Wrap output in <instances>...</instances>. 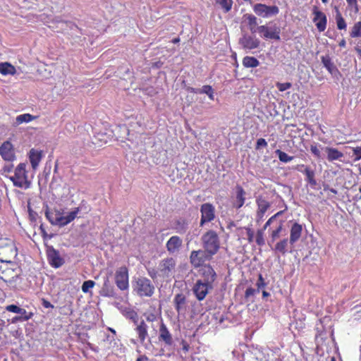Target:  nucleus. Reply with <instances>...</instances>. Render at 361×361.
<instances>
[{"label":"nucleus","mask_w":361,"mask_h":361,"mask_svg":"<svg viewBox=\"0 0 361 361\" xmlns=\"http://www.w3.org/2000/svg\"><path fill=\"white\" fill-rule=\"evenodd\" d=\"M246 192L240 185L235 187V200L233 202V207L236 209L242 207L245 203Z\"/></svg>","instance_id":"22"},{"label":"nucleus","mask_w":361,"mask_h":361,"mask_svg":"<svg viewBox=\"0 0 361 361\" xmlns=\"http://www.w3.org/2000/svg\"><path fill=\"white\" fill-rule=\"evenodd\" d=\"M45 216L52 225L59 226V217H60V212L59 211H56L55 212H51L47 210L45 212Z\"/></svg>","instance_id":"35"},{"label":"nucleus","mask_w":361,"mask_h":361,"mask_svg":"<svg viewBox=\"0 0 361 361\" xmlns=\"http://www.w3.org/2000/svg\"><path fill=\"white\" fill-rule=\"evenodd\" d=\"M0 154L5 161H12L16 159L13 145L8 141L4 142L0 146Z\"/></svg>","instance_id":"15"},{"label":"nucleus","mask_w":361,"mask_h":361,"mask_svg":"<svg viewBox=\"0 0 361 361\" xmlns=\"http://www.w3.org/2000/svg\"><path fill=\"white\" fill-rule=\"evenodd\" d=\"M36 118L35 116H33L32 115L30 114H23L18 116L16 118V121L14 122V126H19L23 123H29Z\"/></svg>","instance_id":"34"},{"label":"nucleus","mask_w":361,"mask_h":361,"mask_svg":"<svg viewBox=\"0 0 361 361\" xmlns=\"http://www.w3.org/2000/svg\"><path fill=\"white\" fill-rule=\"evenodd\" d=\"M115 282L117 287L121 290L128 288V271L126 267H121L116 270Z\"/></svg>","instance_id":"9"},{"label":"nucleus","mask_w":361,"mask_h":361,"mask_svg":"<svg viewBox=\"0 0 361 361\" xmlns=\"http://www.w3.org/2000/svg\"><path fill=\"white\" fill-rule=\"evenodd\" d=\"M80 207H75L73 211L68 212L67 215H62L60 212L59 223L60 227L65 226L73 221L78 216L80 212Z\"/></svg>","instance_id":"19"},{"label":"nucleus","mask_w":361,"mask_h":361,"mask_svg":"<svg viewBox=\"0 0 361 361\" xmlns=\"http://www.w3.org/2000/svg\"><path fill=\"white\" fill-rule=\"evenodd\" d=\"M47 259L51 267L59 268L64 263V259L60 256L59 251L52 246L47 247Z\"/></svg>","instance_id":"10"},{"label":"nucleus","mask_w":361,"mask_h":361,"mask_svg":"<svg viewBox=\"0 0 361 361\" xmlns=\"http://www.w3.org/2000/svg\"><path fill=\"white\" fill-rule=\"evenodd\" d=\"M282 214V212H277L276 214H275L274 216H272L271 218L269 219V220L266 222V224H264L263 228L262 230H263V231L264 230L267 229V228L271 225V224L276 219L277 216H279V215H281Z\"/></svg>","instance_id":"51"},{"label":"nucleus","mask_w":361,"mask_h":361,"mask_svg":"<svg viewBox=\"0 0 361 361\" xmlns=\"http://www.w3.org/2000/svg\"><path fill=\"white\" fill-rule=\"evenodd\" d=\"M256 243L258 245H264V231L263 230H258L257 232L256 236Z\"/></svg>","instance_id":"47"},{"label":"nucleus","mask_w":361,"mask_h":361,"mask_svg":"<svg viewBox=\"0 0 361 361\" xmlns=\"http://www.w3.org/2000/svg\"><path fill=\"white\" fill-rule=\"evenodd\" d=\"M321 59L324 66L332 75L339 73L338 68L335 66L329 56H322Z\"/></svg>","instance_id":"26"},{"label":"nucleus","mask_w":361,"mask_h":361,"mask_svg":"<svg viewBox=\"0 0 361 361\" xmlns=\"http://www.w3.org/2000/svg\"><path fill=\"white\" fill-rule=\"evenodd\" d=\"M124 315L128 319L132 320L135 324H137L138 315L135 311L130 310V309L126 310L124 312Z\"/></svg>","instance_id":"41"},{"label":"nucleus","mask_w":361,"mask_h":361,"mask_svg":"<svg viewBox=\"0 0 361 361\" xmlns=\"http://www.w3.org/2000/svg\"><path fill=\"white\" fill-rule=\"evenodd\" d=\"M239 44L244 49H254L259 47V40L255 36L244 34L239 39Z\"/></svg>","instance_id":"12"},{"label":"nucleus","mask_w":361,"mask_h":361,"mask_svg":"<svg viewBox=\"0 0 361 361\" xmlns=\"http://www.w3.org/2000/svg\"><path fill=\"white\" fill-rule=\"evenodd\" d=\"M212 257L213 256L204 249L192 250L190 252V260L194 267H199L203 266L205 262L211 260Z\"/></svg>","instance_id":"5"},{"label":"nucleus","mask_w":361,"mask_h":361,"mask_svg":"<svg viewBox=\"0 0 361 361\" xmlns=\"http://www.w3.org/2000/svg\"><path fill=\"white\" fill-rule=\"evenodd\" d=\"M182 243L183 241L180 237L177 235L171 237L166 244L167 251L171 254L178 252L182 246Z\"/></svg>","instance_id":"17"},{"label":"nucleus","mask_w":361,"mask_h":361,"mask_svg":"<svg viewBox=\"0 0 361 361\" xmlns=\"http://www.w3.org/2000/svg\"><path fill=\"white\" fill-rule=\"evenodd\" d=\"M6 310L10 312L19 314L20 307L16 305H9L6 307Z\"/></svg>","instance_id":"52"},{"label":"nucleus","mask_w":361,"mask_h":361,"mask_svg":"<svg viewBox=\"0 0 361 361\" xmlns=\"http://www.w3.org/2000/svg\"><path fill=\"white\" fill-rule=\"evenodd\" d=\"M245 229L246 231V234L247 237V238L248 242L252 243L254 239V231L250 228H245Z\"/></svg>","instance_id":"55"},{"label":"nucleus","mask_w":361,"mask_h":361,"mask_svg":"<svg viewBox=\"0 0 361 361\" xmlns=\"http://www.w3.org/2000/svg\"><path fill=\"white\" fill-rule=\"evenodd\" d=\"M13 165L12 164H6L3 169H2V171H3V175H5L6 173H10L12 171V169H13Z\"/></svg>","instance_id":"56"},{"label":"nucleus","mask_w":361,"mask_h":361,"mask_svg":"<svg viewBox=\"0 0 361 361\" xmlns=\"http://www.w3.org/2000/svg\"><path fill=\"white\" fill-rule=\"evenodd\" d=\"M336 16V20L337 24V27L338 30H345L347 25L344 20V18L342 17L341 13H340L338 8L337 7L335 8Z\"/></svg>","instance_id":"38"},{"label":"nucleus","mask_w":361,"mask_h":361,"mask_svg":"<svg viewBox=\"0 0 361 361\" xmlns=\"http://www.w3.org/2000/svg\"><path fill=\"white\" fill-rule=\"evenodd\" d=\"M26 164L20 163L16 168L14 175L9 177L16 187L28 189L30 188L31 182L27 179V173L26 171Z\"/></svg>","instance_id":"2"},{"label":"nucleus","mask_w":361,"mask_h":361,"mask_svg":"<svg viewBox=\"0 0 361 361\" xmlns=\"http://www.w3.org/2000/svg\"><path fill=\"white\" fill-rule=\"evenodd\" d=\"M288 240L287 238H284L278 242L275 245V247L273 248V250L276 252H279L282 255H285L288 251Z\"/></svg>","instance_id":"32"},{"label":"nucleus","mask_w":361,"mask_h":361,"mask_svg":"<svg viewBox=\"0 0 361 361\" xmlns=\"http://www.w3.org/2000/svg\"><path fill=\"white\" fill-rule=\"evenodd\" d=\"M275 153L278 155L280 161L283 163H288L293 159V157L288 155L286 152H282L280 149H276Z\"/></svg>","instance_id":"39"},{"label":"nucleus","mask_w":361,"mask_h":361,"mask_svg":"<svg viewBox=\"0 0 361 361\" xmlns=\"http://www.w3.org/2000/svg\"><path fill=\"white\" fill-rule=\"evenodd\" d=\"M313 22L319 32H323L326 27L327 19L326 15L318 10L317 7L313 9Z\"/></svg>","instance_id":"14"},{"label":"nucleus","mask_w":361,"mask_h":361,"mask_svg":"<svg viewBox=\"0 0 361 361\" xmlns=\"http://www.w3.org/2000/svg\"><path fill=\"white\" fill-rule=\"evenodd\" d=\"M188 227V222L184 219H178L177 220L173 226V228L176 231V233L179 234H183L186 232Z\"/></svg>","instance_id":"33"},{"label":"nucleus","mask_w":361,"mask_h":361,"mask_svg":"<svg viewBox=\"0 0 361 361\" xmlns=\"http://www.w3.org/2000/svg\"><path fill=\"white\" fill-rule=\"evenodd\" d=\"M208 97H209V98L211 100H214V90H213V91H212V92H210V93L208 94Z\"/></svg>","instance_id":"63"},{"label":"nucleus","mask_w":361,"mask_h":361,"mask_svg":"<svg viewBox=\"0 0 361 361\" xmlns=\"http://www.w3.org/2000/svg\"><path fill=\"white\" fill-rule=\"evenodd\" d=\"M351 37H361V21H359L353 25L352 30L350 33Z\"/></svg>","instance_id":"40"},{"label":"nucleus","mask_w":361,"mask_h":361,"mask_svg":"<svg viewBox=\"0 0 361 361\" xmlns=\"http://www.w3.org/2000/svg\"><path fill=\"white\" fill-rule=\"evenodd\" d=\"M133 290L140 297H151L155 287L151 281L146 277H138L133 284Z\"/></svg>","instance_id":"3"},{"label":"nucleus","mask_w":361,"mask_h":361,"mask_svg":"<svg viewBox=\"0 0 361 361\" xmlns=\"http://www.w3.org/2000/svg\"><path fill=\"white\" fill-rule=\"evenodd\" d=\"M253 11L257 16L263 18L276 16L279 12L276 6H267L263 4H256L253 7Z\"/></svg>","instance_id":"7"},{"label":"nucleus","mask_w":361,"mask_h":361,"mask_svg":"<svg viewBox=\"0 0 361 361\" xmlns=\"http://www.w3.org/2000/svg\"><path fill=\"white\" fill-rule=\"evenodd\" d=\"M243 65L246 68H255L259 65V62L253 56H245L243 59Z\"/></svg>","instance_id":"36"},{"label":"nucleus","mask_w":361,"mask_h":361,"mask_svg":"<svg viewBox=\"0 0 361 361\" xmlns=\"http://www.w3.org/2000/svg\"><path fill=\"white\" fill-rule=\"evenodd\" d=\"M216 4H218L224 13L229 12L233 4V0H215Z\"/></svg>","instance_id":"37"},{"label":"nucleus","mask_w":361,"mask_h":361,"mask_svg":"<svg viewBox=\"0 0 361 361\" xmlns=\"http://www.w3.org/2000/svg\"><path fill=\"white\" fill-rule=\"evenodd\" d=\"M173 303L178 314L184 316L188 310L186 297L183 293L176 294L173 298Z\"/></svg>","instance_id":"13"},{"label":"nucleus","mask_w":361,"mask_h":361,"mask_svg":"<svg viewBox=\"0 0 361 361\" xmlns=\"http://www.w3.org/2000/svg\"><path fill=\"white\" fill-rule=\"evenodd\" d=\"M276 86L280 92H283L290 89L292 87V84L290 82H276Z\"/></svg>","instance_id":"48"},{"label":"nucleus","mask_w":361,"mask_h":361,"mask_svg":"<svg viewBox=\"0 0 361 361\" xmlns=\"http://www.w3.org/2000/svg\"><path fill=\"white\" fill-rule=\"evenodd\" d=\"M6 248L11 251V255H16V249L12 243H11Z\"/></svg>","instance_id":"58"},{"label":"nucleus","mask_w":361,"mask_h":361,"mask_svg":"<svg viewBox=\"0 0 361 361\" xmlns=\"http://www.w3.org/2000/svg\"><path fill=\"white\" fill-rule=\"evenodd\" d=\"M212 288L213 286L212 284L204 282L202 280L199 279L193 286L192 292L195 294L196 298L201 301L205 298L206 295L209 293V290Z\"/></svg>","instance_id":"8"},{"label":"nucleus","mask_w":361,"mask_h":361,"mask_svg":"<svg viewBox=\"0 0 361 361\" xmlns=\"http://www.w3.org/2000/svg\"><path fill=\"white\" fill-rule=\"evenodd\" d=\"M100 295L108 298H112L115 295L114 288L111 284L108 276H106L104 279V284L100 290Z\"/></svg>","instance_id":"24"},{"label":"nucleus","mask_w":361,"mask_h":361,"mask_svg":"<svg viewBox=\"0 0 361 361\" xmlns=\"http://www.w3.org/2000/svg\"><path fill=\"white\" fill-rule=\"evenodd\" d=\"M243 20L244 21L247 22V25H249L250 30L252 33H255L257 32V19L255 16L246 13L243 16Z\"/></svg>","instance_id":"28"},{"label":"nucleus","mask_w":361,"mask_h":361,"mask_svg":"<svg viewBox=\"0 0 361 361\" xmlns=\"http://www.w3.org/2000/svg\"><path fill=\"white\" fill-rule=\"evenodd\" d=\"M322 149L324 150L326 153V159L331 162L334 161H341L342 158L344 157L343 152L334 147H322Z\"/></svg>","instance_id":"18"},{"label":"nucleus","mask_w":361,"mask_h":361,"mask_svg":"<svg viewBox=\"0 0 361 361\" xmlns=\"http://www.w3.org/2000/svg\"><path fill=\"white\" fill-rule=\"evenodd\" d=\"M18 322H23V320L22 319V318L20 317V316H16L14 317L12 319H11V323L12 324H16Z\"/></svg>","instance_id":"60"},{"label":"nucleus","mask_w":361,"mask_h":361,"mask_svg":"<svg viewBox=\"0 0 361 361\" xmlns=\"http://www.w3.org/2000/svg\"><path fill=\"white\" fill-rule=\"evenodd\" d=\"M95 285L94 281L92 280L85 281L83 282L81 289L82 291L85 293H87L90 291V289L93 288Z\"/></svg>","instance_id":"44"},{"label":"nucleus","mask_w":361,"mask_h":361,"mask_svg":"<svg viewBox=\"0 0 361 361\" xmlns=\"http://www.w3.org/2000/svg\"><path fill=\"white\" fill-rule=\"evenodd\" d=\"M135 331L138 335V338L141 343H143L148 336L147 326L144 321H142L139 324H137Z\"/></svg>","instance_id":"29"},{"label":"nucleus","mask_w":361,"mask_h":361,"mask_svg":"<svg viewBox=\"0 0 361 361\" xmlns=\"http://www.w3.org/2000/svg\"><path fill=\"white\" fill-rule=\"evenodd\" d=\"M53 23L56 24V28H60L61 30H63L66 27H70L71 30L74 28L79 29L78 27L72 22L63 20L59 17L54 19Z\"/></svg>","instance_id":"27"},{"label":"nucleus","mask_w":361,"mask_h":361,"mask_svg":"<svg viewBox=\"0 0 361 361\" xmlns=\"http://www.w3.org/2000/svg\"><path fill=\"white\" fill-rule=\"evenodd\" d=\"M267 146V142L264 138H259L257 140L256 143V149H259L261 147H266Z\"/></svg>","instance_id":"54"},{"label":"nucleus","mask_w":361,"mask_h":361,"mask_svg":"<svg viewBox=\"0 0 361 361\" xmlns=\"http://www.w3.org/2000/svg\"><path fill=\"white\" fill-rule=\"evenodd\" d=\"M302 231V225L299 224L298 223L295 222L290 228V239L289 243L291 245H294L296 242L299 240V239L301 237Z\"/></svg>","instance_id":"20"},{"label":"nucleus","mask_w":361,"mask_h":361,"mask_svg":"<svg viewBox=\"0 0 361 361\" xmlns=\"http://www.w3.org/2000/svg\"><path fill=\"white\" fill-rule=\"evenodd\" d=\"M148 358L145 355L140 356L136 361H147Z\"/></svg>","instance_id":"61"},{"label":"nucleus","mask_w":361,"mask_h":361,"mask_svg":"<svg viewBox=\"0 0 361 361\" xmlns=\"http://www.w3.org/2000/svg\"><path fill=\"white\" fill-rule=\"evenodd\" d=\"M203 248L212 256L216 255L220 248V240L215 231L209 230L201 237Z\"/></svg>","instance_id":"1"},{"label":"nucleus","mask_w":361,"mask_h":361,"mask_svg":"<svg viewBox=\"0 0 361 361\" xmlns=\"http://www.w3.org/2000/svg\"><path fill=\"white\" fill-rule=\"evenodd\" d=\"M42 151H39L35 149H31L29 152V159L32 167L34 170L37 169L39 164L42 159Z\"/></svg>","instance_id":"25"},{"label":"nucleus","mask_w":361,"mask_h":361,"mask_svg":"<svg viewBox=\"0 0 361 361\" xmlns=\"http://www.w3.org/2000/svg\"><path fill=\"white\" fill-rule=\"evenodd\" d=\"M257 221H259L262 220L264 214L268 210V209L270 207V204L268 201H267L265 199H263L262 197L258 198L257 200Z\"/></svg>","instance_id":"21"},{"label":"nucleus","mask_w":361,"mask_h":361,"mask_svg":"<svg viewBox=\"0 0 361 361\" xmlns=\"http://www.w3.org/2000/svg\"><path fill=\"white\" fill-rule=\"evenodd\" d=\"M19 314H20V316L22 318V319L23 320V322L28 321L33 316V313L32 312H27L23 308H20V311L19 312Z\"/></svg>","instance_id":"46"},{"label":"nucleus","mask_w":361,"mask_h":361,"mask_svg":"<svg viewBox=\"0 0 361 361\" xmlns=\"http://www.w3.org/2000/svg\"><path fill=\"white\" fill-rule=\"evenodd\" d=\"M147 274L148 275L153 279V280H155L157 279L158 277H160V273H159V268L157 267V269H154V268H148L147 269Z\"/></svg>","instance_id":"45"},{"label":"nucleus","mask_w":361,"mask_h":361,"mask_svg":"<svg viewBox=\"0 0 361 361\" xmlns=\"http://www.w3.org/2000/svg\"><path fill=\"white\" fill-rule=\"evenodd\" d=\"M257 293V289H255L253 288L250 287L246 289L245 296L246 298H249L250 297L253 296Z\"/></svg>","instance_id":"53"},{"label":"nucleus","mask_w":361,"mask_h":361,"mask_svg":"<svg viewBox=\"0 0 361 361\" xmlns=\"http://www.w3.org/2000/svg\"><path fill=\"white\" fill-rule=\"evenodd\" d=\"M42 304L43 307L45 308H54V305L50 302L45 299H42Z\"/></svg>","instance_id":"57"},{"label":"nucleus","mask_w":361,"mask_h":361,"mask_svg":"<svg viewBox=\"0 0 361 361\" xmlns=\"http://www.w3.org/2000/svg\"><path fill=\"white\" fill-rule=\"evenodd\" d=\"M200 273L204 277L203 281L212 285L216 276L213 268L209 264L202 266Z\"/></svg>","instance_id":"16"},{"label":"nucleus","mask_w":361,"mask_h":361,"mask_svg":"<svg viewBox=\"0 0 361 361\" xmlns=\"http://www.w3.org/2000/svg\"><path fill=\"white\" fill-rule=\"evenodd\" d=\"M301 168H305L304 171H302L299 169L300 171L302 172L306 176V180L311 185H315L317 184V181L314 178V171L311 170L309 167L305 166V165L302 164L299 166Z\"/></svg>","instance_id":"31"},{"label":"nucleus","mask_w":361,"mask_h":361,"mask_svg":"<svg viewBox=\"0 0 361 361\" xmlns=\"http://www.w3.org/2000/svg\"><path fill=\"white\" fill-rule=\"evenodd\" d=\"M349 6H353L357 10V0H346Z\"/></svg>","instance_id":"59"},{"label":"nucleus","mask_w":361,"mask_h":361,"mask_svg":"<svg viewBox=\"0 0 361 361\" xmlns=\"http://www.w3.org/2000/svg\"><path fill=\"white\" fill-rule=\"evenodd\" d=\"M310 152L317 158L320 159L322 157L320 149L317 145H312L310 146Z\"/></svg>","instance_id":"50"},{"label":"nucleus","mask_w":361,"mask_h":361,"mask_svg":"<svg viewBox=\"0 0 361 361\" xmlns=\"http://www.w3.org/2000/svg\"><path fill=\"white\" fill-rule=\"evenodd\" d=\"M346 43H345V39H342L340 42H339V46L341 47H344L345 46Z\"/></svg>","instance_id":"64"},{"label":"nucleus","mask_w":361,"mask_h":361,"mask_svg":"<svg viewBox=\"0 0 361 361\" xmlns=\"http://www.w3.org/2000/svg\"><path fill=\"white\" fill-rule=\"evenodd\" d=\"M257 32L265 39L280 40V29L277 27H269L266 25L257 27Z\"/></svg>","instance_id":"11"},{"label":"nucleus","mask_w":361,"mask_h":361,"mask_svg":"<svg viewBox=\"0 0 361 361\" xmlns=\"http://www.w3.org/2000/svg\"><path fill=\"white\" fill-rule=\"evenodd\" d=\"M159 339L164 341L167 345H171L173 343L172 336L163 322L160 325Z\"/></svg>","instance_id":"23"},{"label":"nucleus","mask_w":361,"mask_h":361,"mask_svg":"<svg viewBox=\"0 0 361 361\" xmlns=\"http://www.w3.org/2000/svg\"><path fill=\"white\" fill-rule=\"evenodd\" d=\"M214 90L212 89V86L210 85H204L201 89L195 90L194 88H191V91L197 94H209L212 91Z\"/></svg>","instance_id":"43"},{"label":"nucleus","mask_w":361,"mask_h":361,"mask_svg":"<svg viewBox=\"0 0 361 361\" xmlns=\"http://www.w3.org/2000/svg\"><path fill=\"white\" fill-rule=\"evenodd\" d=\"M16 73V68L8 62L0 63V73L4 75H13Z\"/></svg>","instance_id":"30"},{"label":"nucleus","mask_w":361,"mask_h":361,"mask_svg":"<svg viewBox=\"0 0 361 361\" xmlns=\"http://www.w3.org/2000/svg\"><path fill=\"white\" fill-rule=\"evenodd\" d=\"M283 224L280 221L276 229L273 230L271 233V242H274L278 238H279L280 233L283 229Z\"/></svg>","instance_id":"42"},{"label":"nucleus","mask_w":361,"mask_h":361,"mask_svg":"<svg viewBox=\"0 0 361 361\" xmlns=\"http://www.w3.org/2000/svg\"><path fill=\"white\" fill-rule=\"evenodd\" d=\"M256 286L257 289V292H259V290L267 286V283L264 282V279L262 277V274L259 275L258 280L256 283Z\"/></svg>","instance_id":"49"},{"label":"nucleus","mask_w":361,"mask_h":361,"mask_svg":"<svg viewBox=\"0 0 361 361\" xmlns=\"http://www.w3.org/2000/svg\"><path fill=\"white\" fill-rule=\"evenodd\" d=\"M176 260L173 257H166L161 259L158 265L160 277L168 279L171 277L176 271Z\"/></svg>","instance_id":"4"},{"label":"nucleus","mask_w":361,"mask_h":361,"mask_svg":"<svg viewBox=\"0 0 361 361\" xmlns=\"http://www.w3.org/2000/svg\"><path fill=\"white\" fill-rule=\"evenodd\" d=\"M188 349H189L188 344H187L185 342L183 341V350L185 352H187V351H188Z\"/></svg>","instance_id":"62"},{"label":"nucleus","mask_w":361,"mask_h":361,"mask_svg":"<svg viewBox=\"0 0 361 361\" xmlns=\"http://www.w3.org/2000/svg\"><path fill=\"white\" fill-rule=\"evenodd\" d=\"M201 219L200 226L211 222L215 219V207L211 203H204L200 207Z\"/></svg>","instance_id":"6"}]
</instances>
